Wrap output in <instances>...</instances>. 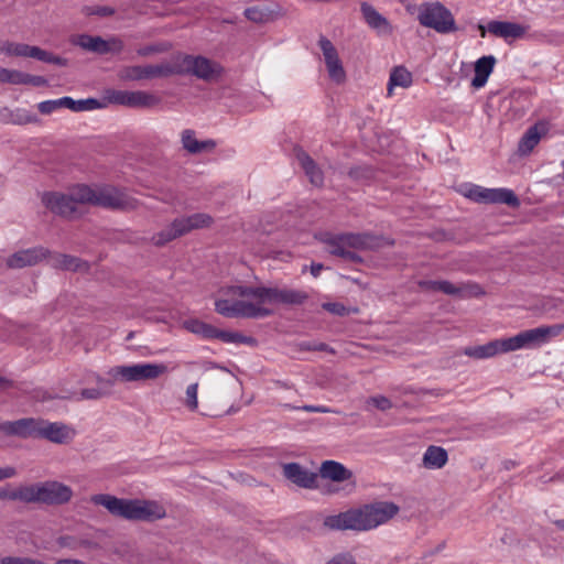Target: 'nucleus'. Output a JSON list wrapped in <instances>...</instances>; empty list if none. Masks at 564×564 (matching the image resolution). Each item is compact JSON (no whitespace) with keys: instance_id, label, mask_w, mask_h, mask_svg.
Listing matches in <instances>:
<instances>
[{"instance_id":"e2e57ef3","label":"nucleus","mask_w":564,"mask_h":564,"mask_svg":"<svg viewBox=\"0 0 564 564\" xmlns=\"http://www.w3.org/2000/svg\"><path fill=\"white\" fill-rule=\"evenodd\" d=\"M169 48V45L165 43L158 44V45H143V56L144 55H151L158 52H163Z\"/></svg>"},{"instance_id":"4468645a","label":"nucleus","mask_w":564,"mask_h":564,"mask_svg":"<svg viewBox=\"0 0 564 564\" xmlns=\"http://www.w3.org/2000/svg\"><path fill=\"white\" fill-rule=\"evenodd\" d=\"M72 43L82 47L83 50L98 54H107L110 52L115 53L122 50V42L116 37L105 40L100 36L79 34L72 39Z\"/></svg>"},{"instance_id":"603ef678","label":"nucleus","mask_w":564,"mask_h":564,"mask_svg":"<svg viewBox=\"0 0 564 564\" xmlns=\"http://www.w3.org/2000/svg\"><path fill=\"white\" fill-rule=\"evenodd\" d=\"M1 564H45L39 560H34L31 557H21V556H3L0 560Z\"/></svg>"},{"instance_id":"f03ea898","label":"nucleus","mask_w":564,"mask_h":564,"mask_svg":"<svg viewBox=\"0 0 564 564\" xmlns=\"http://www.w3.org/2000/svg\"><path fill=\"white\" fill-rule=\"evenodd\" d=\"M399 510V506L392 501H378L329 516L324 524L332 530L368 531L392 519Z\"/></svg>"},{"instance_id":"473e14b6","label":"nucleus","mask_w":564,"mask_h":564,"mask_svg":"<svg viewBox=\"0 0 564 564\" xmlns=\"http://www.w3.org/2000/svg\"><path fill=\"white\" fill-rule=\"evenodd\" d=\"M540 127L544 130L543 123H535L534 126L530 127L520 139L518 151L522 155L529 154L539 143L541 139V132L539 130Z\"/></svg>"},{"instance_id":"0eeeda50","label":"nucleus","mask_w":564,"mask_h":564,"mask_svg":"<svg viewBox=\"0 0 564 564\" xmlns=\"http://www.w3.org/2000/svg\"><path fill=\"white\" fill-rule=\"evenodd\" d=\"M28 503L61 505L68 502L73 497V490L67 485L58 481H44L28 485Z\"/></svg>"},{"instance_id":"3c124183","label":"nucleus","mask_w":564,"mask_h":564,"mask_svg":"<svg viewBox=\"0 0 564 564\" xmlns=\"http://www.w3.org/2000/svg\"><path fill=\"white\" fill-rule=\"evenodd\" d=\"M12 121L18 124H26L37 122V118L24 109H18L13 115Z\"/></svg>"},{"instance_id":"72a5a7b5","label":"nucleus","mask_w":564,"mask_h":564,"mask_svg":"<svg viewBox=\"0 0 564 564\" xmlns=\"http://www.w3.org/2000/svg\"><path fill=\"white\" fill-rule=\"evenodd\" d=\"M243 14L249 21L254 23H267L276 18V12L264 6L247 8Z\"/></svg>"},{"instance_id":"09e8293b","label":"nucleus","mask_w":564,"mask_h":564,"mask_svg":"<svg viewBox=\"0 0 564 564\" xmlns=\"http://www.w3.org/2000/svg\"><path fill=\"white\" fill-rule=\"evenodd\" d=\"M299 350L301 351H325L335 354V349L329 345L321 341L304 340L297 344Z\"/></svg>"},{"instance_id":"1a4fd4ad","label":"nucleus","mask_w":564,"mask_h":564,"mask_svg":"<svg viewBox=\"0 0 564 564\" xmlns=\"http://www.w3.org/2000/svg\"><path fill=\"white\" fill-rule=\"evenodd\" d=\"M215 311L225 317H246V318H259L267 317L273 314V311L256 305L251 302L235 301L219 299L215 301Z\"/></svg>"},{"instance_id":"7c9ffc66","label":"nucleus","mask_w":564,"mask_h":564,"mask_svg":"<svg viewBox=\"0 0 564 564\" xmlns=\"http://www.w3.org/2000/svg\"><path fill=\"white\" fill-rule=\"evenodd\" d=\"M178 68V54L175 55L171 63H162L155 65H143V78H158L176 75Z\"/></svg>"},{"instance_id":"13d9d810","label":"nucleus","mask_w":564,"mask_h":564,"mask_svg":"<svg viewBox=\"0 0 564 564\" xmlns=\"http://www.w3.org/2000/svg\"><path fill=\"white\" fill-rule=\"evenodd\" d=\"M326 564H356V562L350 553L345 552L336 554Z\"/></svg>"},{"instance_id":"58836bf2","label":"nucleus","mask_w":564,"mask_h":564,"mask_svg":"<svg viewBox=\"0 0 564 564\" xmlns=\"http://www.w3.org/2000/svg\"><path fill=\"white\" fill-rule=\"evenodd\" d=\"M28 485H21L17 488H11L10 486L0 487L1 500H13L28 503Z\"/></svg>"},{"instance_id":"f704fd0d","label":"nucleus","mask_w":564,"mask_h":564,"mask_svg":"<svg viewBox=\"0 0 564 564\" xmlns=\"http://www.w3.org/2000/svg\"><path fill=\"white\" fill-rule=\"evenodd\" d=\"M497 354H500L498 339L491 340L485 345L468 347L465 349V355L476 359L490 358Z\"/></svg>"},{"instance_id":"6ab92c4d","label":"nucleus","mask_w":564,"mask_h":564,"mask_svg":"<svg viewBox=\"0 0 564 564\" xmlns=\"http://www.w3.org/2000/svg\"><path fill=\"white\" fill-rule=\"evenodd\" d=\"M94 378L97 387L83 389L80 391V399L98 400L112 393L117 381L111 375V368L106 372L105 376L95 375Z\"/></svg>"},{"instance_id":"2f4dec72","label":"nucleus","mask_w":564,"mask_h":564,"mask_svg":"<svg viewBox=\"0 0 564 564\" xmlns=\"http://www.w3.org/2000/svg\"><path fill=\"white\" fill-rule=\"evenodd\" d=\"M111 375L117 383L139 381L141 380V365L112 367Z\"/></svg>"},{"instance_id":"c9c22d12","label":"nucleus","mask_w":564,"mask_h":564,"mask_svg":"<svg viewBox=\"0 0 564 564\" xmlns=\"http://www.w3.org/2000/svg\"><path fill=\"white\" fill-rule=\"evenodd\" d=\"M68 109L75 112L90 111L107 107L106 95H104L102 99L87 98L74 100L73 98L68 97Z\"/></svg>"},{"instance_id":"de8ad7c7","label":"nucleus","mask_w":564,"mask_h":564,"mask_svg":"<svg viewBox=\"0 0 564 564\" xmlns=\"http://www.w3.org/2000/svg\"><path fill=\"white\" fill-rule=\"evenodd\" d=\"M167 371L169 367L164 364H143V380L159 378Z\"/></svg>"},{"instance_id":"bf43d9fd","label":"nucleus","mask_w":564,"mask_h":564,"mask_svg":"<svg viewBox=\"0 0 564 564\" xmlns=\"http://www.w3.org/2000/svg\"><path fill=\"white\" fill-rule=\"evenodd\" d=\"M370 402L378 410H381V411H387V410H390L392 408V402L388 398H386L383 395L372 397V398H370Z\"/></svg>"},{"instance_id":"aec40b11","label":"nucleus","mask_w":564,"mask_h":564,"mask_svg":"<svg viewBox=\"0 0 564 564\" xmlns=\"http://www.w3.org/2000/svg\"><path fill=\"white\" fill-rule=\"evenodd\" d=\"M360 11L367 25L379 34H391L392 25L390 22L379 13L373 6L368 2L360 4Z\"/></svg>"},{"instance_id":"4c0bfd02","label":"nucleus","mask_w":564,"mask_h":564,"mask_svg":"<svg viewBox=\"0 0 564 564\" xmlns=\"http://www.w3.org/2000/svg\"><path fill=\"white\" fill-rule=\"evenodd\" d=\"M412 84V74L403 66H397L390 74L388 89L391 91L393 86H400L403 88L409 87Z\"/></svg>"},{"instance_id":"8fccbe9b","label":"nucleus","mask_w":564,"mask_h":564,"mask_svg":"<svg viewBox=\"0 0 564 564\" xmlns=\"http://www.w3.org/2000/svg\"><path fill=\"white\" fill-rule=\"evenodd\" d=\"M83 13L86 15L108 17V15H112L115 13V10L107 6H93V7H85L83 9Z\"/></svg>"},{"instance_id":"5fc2aeb1","label":"nucleus","mask_w":564,"mask_h":564,"mask_svg":"<svg viewBox=\"0 0 564 564\" xmlns=\"http://www.w3.org/2000/svg\"><path fill=\"white\" fill-rule=\"evenodd\" d=\"M119 77L122 80H138L141 78V68L135 67H126L120 70Z\"/></svg>"},{"instance_id":"0e129e2a","label":"nucleus","mask_w":564,"mask_h":564,"mask_svg":"<svg viewBox=\"0 0 564 564\" xmlns=\"http://www.w3.org/2000/svg\"><path fill=\"white\" fill-rule=\"evenodd\" d=\"M18 474L15 467L3 466L0 467V481L15 477Z\"/></svg>"},{"instance_id":"f8f14e48","label":"nucleus","mask_w":564,"mask_h":564,"mask_svg":"<svg viewBox=\"0 0 564 564\" xmlns=\"http://www.w3.org/2000/svg\"><path fill=\"white\" fill-rule=\"evenodd\" d=\"M75 430L62 422H48L37 419L36 438H45L52 443L64 444L75 437Z\"/></svg>"},{"instance_id":"f3484780","label":"nucleus","mask_w":564,"mask_h":564,"mask_svg":"<svg viewBox=\"0 0 564 564\" xmlns=\"http://www.w3.org/2000/svg\"><path fill=\"white\" fill-rule=\"evenodd\" d=\"M346 236V245L351 249L358 250H378L384 246H393L394 241L384 238L383 236H376L369 232L354 234L344 232Z\"/></svg>"},{"instance_id":"37998d69","label":"nucleus","mask_w":564,"mask_h":564,"mask_svg":"<svg viewBox=\"0 0 564 564\" xmlns=\"http://www.w3.org/2000/svg\"><path fill=\"white\" fill-rule=\"evenodd\" d=\"M485 294L482 288L474 282L460 283L458 285L457 297L458 299H471L479 297Z\"/></svg>"},{"instance_id":"393cba45","label":"nucleus","mask_w":564,"mask_h":564,"mask_svg":"<svg viewBox=\"0 0 564 564\" xmlns=\"http://www.w3.org/2000/svg\"><path fill=\"white\" fill-rule=\"evenodd\" d=\"M496 58L492 55H486L475 63V76L471 79L474 88H481L486 85L490 74L494 70Z\"/></svg>"},{"instance_id":"774afa93","label":"nucleus","mask_w":564,"mask_h":564,"mask_svg":"<svg viewBox=\"0 0 564 564\" xmlns=\"http://www.w3.org/2000/svg\"><path fill=\"white\" fill-rule=\"evenodd\" d=\"M160 102V98L153 94L143 91V107H152Z\"/></svg>"},{"instance_id":"864d4df0","label":"nucleus","mask_w":564,"mask_h":564,"mask_svg":"<svg viewBox=\"0 0 564 564\" xmlns=\"http://www.w3.org/2000/svg\"><path fill=\"white\" fill-rule=\"evenodd\" d=\"M197 390H198L197 383H192L186 389V405L191 410L197 409Z\"/></svg>"},{"instance_id":"a19ab883","label":"nucleus","mask_w":564,"mask_h":564,"mask_svg":"<svg viewBox=\"0 0 564 564\" xmlns=\"http://www.w3.org/2000/svg\"><path fill=\"white\" fill-rule=\"evenodd\" d=\"M0 53L6 56L26 57L28 44L10 42V41H1L0 42Z\"/></svg>"},{"instance_id":"680f3d73","label":"nucleus","mask_w":564,"mask_h":564,"mask_svg":"<svg viewBox=\"0 0 564 564\" xmlns=\"http://www.w3.org/2000/svg\"><path fill=\"white\" fill-rule=\"evenodd\" d=\"M42 62L50 63V64H56L61 66L66 65V59L62 58L59 56H56L47 51H44V56L41 59Z\"/></svg>"},{"instance_id":"412c9836","label":"nucleus","mask_w":564,"mask_h":564,"mask_svg":"<svg viewBox=\"0 0 564 564\" xmlns=\"http://www.w3.org/2000/svg\"><path fill=\"white\" fill-rule=\"evenodd\" d=\"M294 155L310 182L315 186H322L324 184L323 171L317 166L311 155L300 147L294 148Z\"/></svg>"},{"instance_id":"ea45409f","label":"nucleus","mask_w":564,"mask_h":564,"mask_svg":"<svg viewBox=\"0 0 564 564\" xmlns=\"http://www.w3.org/2000/svg\"><path fill=\"white\" fill-rule=\"evenodd\" d=\"M347 175L355 182H367L375 177V170L367 164L355 165L348 170Z\"/></svg>"},{"instance_id":"a878e982","label":"nucleus","mask_w":564,"mask_h":564,"mask_svg":"<svg viewBox=\"0 0 564 564\" xmlns=\"http://www.w3.org/2000/svg\"><path fill=\"white\" fill-rule=\"evenodd\" d=\"M46 259H48V263L55 269L69 271H86L88 269V264L86 262L67 254L50 252Z\"/></svg>"},{"instance_id":"20e7f679","label":"nucleus","mask_w":564,"mask_h":564,"mask_svg":"<svg viewBox=\"0 0 564 564\" xmlns=\"http://www.w3.org/2000/svg\"><path fill=\"white\" fill-rule=\"evenodd\" d=\"M182 326L187 332L203 339H219L224 343L245 344L251 347L258 345V340L252 336H246L239 332L223 330L198 318L186 319L183 322Z\"/></svg>"},{"instance_id":"bb28decb","label":"nucleus","mask_w":564,"mask_h":564,"mask_svg":"<svg viewBox=\"0 0 564 564\" xmlns=\"http://www.w3.org/2000/svg\"><path fill=\"white\" fill-rule=\"evenodd\" d=\"M556 334L557 330L554 326H541L520 333L524 348L540 345L544 343L550 336H554Z\"/></svg>"},{"instance_id":"dca6fc26","label":"nucleus","mask_w":564,"mask_h":564,"mask_svg":"<svg viewBox=\"0 0 564 564\" xmlns=\"http://www.w3.org/2000/svg\"><path fill=\"white\" fill-rule=\"evenodd\" d=\"M50 254V251L43 247H33L23 249L9 256L6 263L12 269H22L25 267L35 265L45 260Z\"/></svg>"},{"instance_id":"f257e3e1","label":"nucleus","mask_w":564,"mask_h":564,"mask_svg":"<svg viewBox=\"0 0 564 564\" xmlns=\"http://www.w3.org/2000/svg\"><path fill=\"white\" fill-rule=\"evenodd\" d=\"M42 204L52 213L66 218H75L80 213L79 205H94L112 209H130L137 206V199L127 191L109 185L89 186L79 184L70 188L68 194L61 192H44Z\"/></svg>"},{"instance_id":"7ed1b4c3","label":"nucleus","mask_w":564,"mask_h":564,"mask_svg":"<svg viewBox=\"0 0 564 564\" xmlns=\"http://www.w3.org/2000/svg\"><path fill=\"white\" fill-rule=\"evenodd\" d=\"M213 224V217L205 213L175 218L166 228L152 237L155 246L162 247L167 242L187 235L192 230L207 228Z\"/></svg>"},{"instance_id":"c03bdc74","label":"nucleus","mask_w":564,"mask_h":564,"mask_svg":"<svg viewBox=\"0 0 564 564\" xmlns=\"http://www.w3.org/2000/svg\"><path fill=\"white\" fill-rule=\"evenodd\" d=\"M226 295L253 297L257 300L258 286L232 285L224 290Z\"/></svg>"},{"instance_id":"4be33fe9","label":"nucleus","mask_w":564,"mask_h":564,"mask_svg":"<svg viewBox=\"0 0 564 564\" xmlns=\"http://www.w3.org/2000/svg\"><path fill=\"white\" fill-rule=\"evenodd\" d=\"M487 30L489 33L507 39H519L522 37L525 33V28L519 23L508 22V21H490L487 24Z\"/></svg>"},{"instance_id":"423d86ee","label":"nucleus","mask_w":564,"mask_h":564,"mask_svg":"<svg viewBox=\"0 0 564 564\" xmlns=\"http://www.w3.org/2000/svg\"><path fill=\"white\" fill-rule=\"evenodd\" d=\"M417 20L421 25L446 34L457 30L452 12L441 2H424L419 7Z\"/></svg>"},{"instance_id":"5701e85b","label":"nucleus","mask_w":564,"mask_h":564,"mask_svg":"<svg viewBox=\"0 0 564 564\" xmlns=\"http://www.w3.org/2000/svg\"><path fill=\"white\" fill-rule=\"evenodd\" d=\"M319 476L336 482L349 480L352 477L351 470L336 460H325L319 468Z\"/></svg>"},{"instance_id":"a211bd4d","label":"nucleus","mask_w":564,"mask_h":564,"mask_svg":"<svg viewBox=\"0 0 564 564\" xmlns=\"http://www.w3.org/2000/svg\"><path fill=\"white\" fill-rule=\"evenodd\" d=\"M37 419L26 417L17 421H4L0 423V432L7 436L21 438H36Z\"/></svg>"},{"instance_id":"9b49d317","label":"nucleus","mask_w":564,"mask_h":564,"mask_svg":"<svg viewBox=\"0 0 564 564\" xmlns=\"http://www.w3.org/2000/svg\"><path fill=\"white\" fill-rule=\"evenodd\" d=\"M307 299V293L300 290L258 286L257 300L261 304L301 305Z\"/></svg>"},{"instance_id":"b1692460","label":"nucleus","mask_w":564,"mask_h":564,"mask_svg":"<svg viewBox=\"0 0 564 564\" xmlns=\"http://www.w3.org/2000/svg\"><path fill=\"white\" fill-rule=\"evenodd\" d=\"M107 107L109 105H120L127 107H137L141 105V94L138 91L108 89L105 91Z\"/></svg>"},{"instance_id":"9d476101","label":"nucleus","mask_w":564,"mask_h":564,"mask_svg":"<svg viewBox=\"0 0 564 564\" xmlns=\"http://www.w3.org/2000/svg\"><path fill=\"white\" fill-rule=\"evenodd\" d=\"M465 196L476 203L506 204L512 208L520 206L519 197L508 188H485L479 185H471Z\"/></svg>"},{"instance_id":"a18cd8bd","label":"nucleus","mask_w":564,"mask_h":564,"mask_svg":"<svg viewBox=\"0 0 564 564\" xmlns=\"http://www.w3.org/2000/svg\"><path fill=\"white\" fill-rule=\"evenodd\" d=\"M498 341H499L500 352H509V351H514V350L524 348L520 333L513 337L498 339Z\"/></svg>"},{"instance_id":"69168bd1","label":"nucleus","mask_w":564,"mask_h":564,"mask_svg":"<svg viewBox=\"0 0 564 564\" xmlns=\"http://www.w3.org/2000/svg\"><path fill=\"white\" fill-rule=\"evenodd\" d=\"M440 283H441V281L426 280V281H420L419 285L423 290L438 292Z\"/></svg>"},{"instance_id":"338daca9","label":"nucleus","mask_w":564,"mask_h":564,"mask_svg":"<svg viewBox=\"0 0 564 564\" xmlns=\"http://www.w3.org/2000/svg\"><path fill=\"white\" fill-rule=\"evenodd\" d=\"M43 56H44V50H42L37 46L28 45L26 57H32V58L41 61Z\"/></svg>"},{"instance_id":"6e6552de","label":"nucleus","mask_w":564,"mask_h":564,"mask_svg":"<svg viewBox=\"0 0 564 564\" xmlns=\"http://www.w3.org/2000/svg\"><path fill=\"white\" fill-rule=\"evenodd\" d=\"M90 501L96 506L104 507L115 517L126 520L141 519V502L138 499H122L109 494H97L91 496Z\"/></svg>"},{"instance_id":"2eb2a0df","label":"nucleus","mask_w":564,"mask_h":564,"mask_svg":"<svg viewBox=\"0 0 564 564\" xmlns=\"http://www.w3.org/2000/svg\"><path fill=\"white\" fill-rule=\"evenodd\" d=\"M283 476L301 488L315 489L318 487V474L310 471L299 463L284 464Z\"/></svg>"},{"instance_id":"cd10ccee","label":"nucleus","mask_w":564,"mask_h":564,"mask_svg":"<svg viewBox=\"0 0 564 564\" xmlns=\"http://www.w3.org/2000/svg\"><path fill=\"white\" fill-rule=\"evenodd\" d=\"M182 144L183 148L192 154L209 151L216 148V142L212 139L198 141L195 138V131L191 129H186L182 132Z\"/></svg>"},{"instance_id":"39448f33","label":"nucleus","mask_w":564,"mask_h":564,"mask_svg":"<svg viewBox=\"0 0 564 564\" xmlns=\"http://www.w3.org/2000/svg\"><path fill=\"white\" fill-rule=\"evenodd\" d=\"M223 66L202 55L178 54L176 75H192L205 82H212L221 76Z\"/></svg>"},{"instance_id":"6e6d98bb","label":"nucleus","mask_w":564,"mask_h":564,"mask_svg":"<svg viewBox=\"0 0 564 564\" xmlns=\"http://www.w3.org/2000/svg\"><path fill=\"white\" fill-rule=\"evenodd\" d=\"M322 307L328 313H332L337 316H344L347 313L346 306L338 302L323 303Z\"/></svg>"},{"instance_id":"ddd939ff","label":"nucleus","mask_w":564,"mask_h":564,"mask_svg":"<svg viewBox=\"0 0 564 564\" xmlns=\"http://www.w3.org/2000/svg\"><path fill=\"white\" fill-rule=\"evenodd\" d=\"M318 45L323 52L329 78L336 84H343L346 80V72L336 47L330 40L324 35L319 36Z\"/></svg>"},{"instance_id":"c85d7f7f","label":"nucleus","mask_w":564,"mask_h":564,"mask_svg":"<svg viewBox=\"0 0 564 564\" xmlns=\"http://www.w3.org/2000/svg\"><path fill=\"white\" fill-rule=\"evenodd\" d=\"M448 460L447 451L441 446L430 445L423 455V466L427 469H440Z\"/></svg>"},{"instance_id":"49530a36","label":"nucleus","mask_w":564,"mask_h":564,"mask_svg":"<svg viewBox=\"0 0 564 564\" xmlns=\"http://www.w3.org/2000/svg\"><path fill=\"white\" fill-rule=\"evenodd\" d=\"M0 83L22 85L23 72L0 67Z\"/></svg>"},{"instance_id":"c756f323","label":"nucleus","mask_w":564,"mask_h":564,"mask_svg":"<svg viewBox=\"0 0 564 564\" xmlns=\"http://www.w3.org/2000/svg\"><path fill=\"white\" fill-rule=\"evenodd\" d=\"M321 241L327 246V250L330 254L344 258L345 253L351 249L346 245V236L345 234H330L324 232L321 236Z\"/></svg>"},{"instance_id":"e433bc0d","label":"nucleus","mask_w":564,"mask_h":564,"mask_svg":"<svg viewBox=\"0 0 564 564\" xmlns=\"http://www.w3.org/2000/svg\"><path fill=\"white\" fill-rule=\"evenodd\" d=\"M166 517V508L156 500L143 499V521H155Z\"/></svg>"},{"instance_id":"4d7b16f0","label":"nucleus","mask_w":564,"mask_h":564,"mask_svg":"<svg viewBox=\"0 0 564 564\" xmlns=\"http://www.w3.org/2000/svg\"><path fill=\"white\" fill-rule=\"evenodd\" d=\"M22 85H32V86H35V87H41V86H46L47 85V80L43 76H36V75H31V74H28V73H23V83H22Z\"/></svg>"},{"instance_id":"79ce46f5","label":"nucleus","mask_w":564,"mask_h":564,"mask_svg":"<svg viewBox=\"0 0 564 564\" xmlns=\"http://www.w3.org/2000/svg\"><path fill=\"white\" fill-rule=\"evenodd\" d=\"M68 97H62L58 99L45 100L37 104V109L43 115H51L62 108L68 109Z\"/></svg>"},{"instance_id":"052dcab7","label":"nucleus","mask_w":564,"mask_h":564,"mask_svg":"<svg viewBox=\"0 0 564 564\" xmlns=\"http://www.w3.org/2000/svg\"><path fill=\"white\" fill-rule=\"evenodd\" d=\"M438 292L457 297L458 285H455L449 281L443 280L440 283Z\"/></svg>"}]
</instances>
